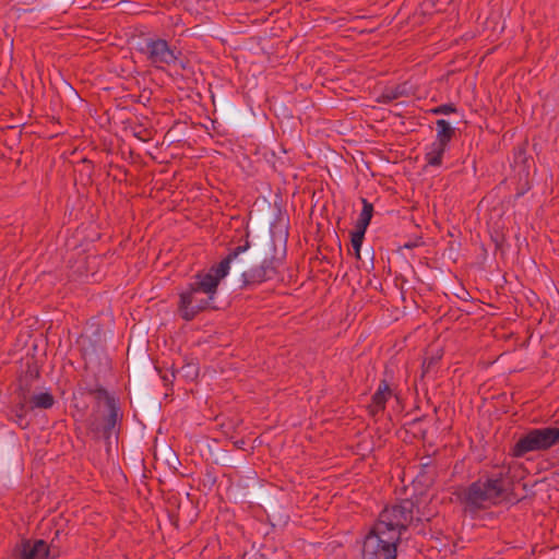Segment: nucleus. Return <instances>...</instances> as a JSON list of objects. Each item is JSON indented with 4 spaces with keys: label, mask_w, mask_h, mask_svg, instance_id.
I'll return each instance as SVG.
<instances>
[{
    "label": "nucleus",
    "mask_w": 559,
    "mask_h": 559,
    "mask_svg": "<svg viewBox=\"0 0 559 559\" xmlns=\"http://www.w3.org/2000/svg\"><path fill=\"white\" fill-rule=\"evenodd\" d=\"M249 247L247 240L245 245L238 246L217 265L212 266L207 272L198 273L195 281L179 292L178 313L183 320L190 321L201 311L211 307L219 282L229 273L231 261L240 253L246 252Z\"/></svg>",
    "instance_id": "f257e3e1"
},
{
    "label": "nucleus",
    "mask_w": 559,
    "mask_h": 559,
    "mask_svg": "<svg viewBox=\"0 0 559 559\" xmlns=\"http://www.w3.org/2000/svg\"><path fill=\"white\" fill-rule=\"evenodd\" d=\"M414 502L403 500L401 503L385 508L379 515L376 523L379 533H386L400 539L401 533L407 526L416 528V522L429 521L435 514V509L420 510L417 506L416 516L414 515Z\"/></svg>",
    "instance_id": "f03ea898"
},
{
    "label": "nucleus",
    "mask_w": 559,
    "mask_h": 559,
    "mask_svg": "<svg viewBox=\"0 0 559 559\" xmlns=\"http://www.w3.org/2000/svg\"><path fill=\"white\" fill-rule=\"evenodd\" d=\"M512 469V465H503L498 472L472 484L466 493L467 501L476 507H486L502 501L511 484Z\"/></svg>",
    "instance_id": "7ed1b4c3"
},
{
    "label": "nucleus",
    "mask_w": 559,
    "mask_h": 559,
    "mask_svg": "<svg viewBox=\"0 0 559 559\" xmlns=\"http://www.w3.org/2000/svg\"><path fill=\"white\" fill-rule=\"evenodd\" d=\"M139 50L157 69L175 66L181 55L175 46L158 37L146 38Z\"/></svg>",
    "instance_id": "20e7f679"
},
{
    "label": "nucleus",
    "mask_w": 559,
    "mask_h": 559,
    "mask_svg": "<svg viewBox=\"0 0 559 559\" xmlns=\"http://www.w3.org/2000/svg\"><path fill=\"white\" fill-rule=\"evenodd\" d=\"M399 539L386 533H379L374 524L362 543L364 559H395Z\"/></svg>",
    "instance_id": "39448f33"
},
{
    "label": "nucleus",
    "mask_w": 559,
    "mask_h": 559,
    "mask_svg": "<svg viewBox=\"0 0 559 559\" xmlns=\"http://www.w3.org/2000/svg\"><path fill=\"white\" fill-rule=\"evenodd\" d=\"M559 442V427L533 429L513 447V455L523 456L527 452L543 451Z\"/></svg>",
    "instance_id": "423d86ee"
},
{
    "label": "nucleus",
    "mask_w": 559,
    "mask_h": 559,
    "mask_svg": "<svg viewBox=\"0 0 559 559\" xmlns=\"http://www.w3.org/2000/svg\"><path fill=\"white\" fill-rule=\"evenodd\" d=\"M455 129L444 119L436 121V139L426 147L425 160L428 166L439 167L442 165V158L448 151L450 142L454 135Z\"/></svg>",
    "instance_id": "0eeeda50"
},
{
    "label": "nucleus",
    "mask_w": 559,
    "mask_h": 559,
    "mask_svg": "<svg viewBox=\"0 0 559 559\" xmlns=\"http://www.w3.org/2000/svg\"><path fill=\"white\" fill-rule=\"evenodd\" d=\"M280 264L278 259H264L260 265L242 273L245 284L255 285L273 280L277 275Z\"/></svg>",
    "instance_id": "6e6552de"
},
{
    "label": "nucleus",
    "mask_w": 559,
    "mask_h": 559,
    "mask_svg": "<svg viewBox=\"0 0 559 559\" xmlns=\"http://www.w3.org/2000/svg\"><path fill=\"white\" fill-rule=\"evenodd\" d=\"M20 559H45L49 555L47 544L41 540H25L20 546Z\"/></svg>",
    "instance_id": "1a4fd4ad"
},
{
    "label": "nucleus",
    "mask_w": 559,
    "mask_h": 559,
    "mask_svg": "<svg viewBox=\"0 0 559 559\" xmlns=\"http://www.w3.org/2000/svg\"><path fill=\"white\" fill-rule=\"evenodd\" d=\"M392 392L385 382H381L378 390L372 396L371 412L378 413L385 406L386 401L391 397Z\"/></svg>",
    "instance_id": "9d476101"
},
{
    "label": "nucleus",
    "mask_w": 559,
    "mask_h": 559,
    "mask_svg": "<svg viewBox=\"0 0 559 559\" xmlns=\"http://www.w3.org/2000/svg\"><path fill=\"white\" fill-rule=\"evenodd\" d=\"M373 206L366 199H362V210L359 214V217L356 222L355 228L360 230H367L368 225L370 224L372 217Z\"/></svg>",
    "instance_id": "9b49d317"
},
{
    "label": "nucleus",
    "mask_w": 559,
    "mask_h": 559,
    "mask_svg": "<svg viewBox=\"0 0 559 559\" xmlns=\"http://www.w3.org/2000/svg\"><path fill=\"white\" fill-rule=\"evenodd\" d=\"M32 403L38 408H49L53 404V397L47 392H41L32 397Z\"/></svg>",
    "instance_id": "f8f14e48"
},
{
    "label": "nucleus",
    "mask_w": 559,
    "mask_h": 559,
    "mask_svg": "<svg viewBox=\"0 0 559 559\" xmlns=\"http://www.w3.org/2000/svg\"><path fill=\"white\" fill-rule=\"evenodd\" d=\"M365 234H366L365 230H360L357 228H355L350 234L352 246H353V249L355 251V255L357 259L360 258V249H361V245H362V241L365 238Z\"/></svg>",
    "instance_id": "ddd939ff"
},
{
    "label": "nucleus",
    "mask_w": 559,
    "mask_h": 559,
    "mask_svg": "<svg viewBox=\"0 0 559 559\" xmlns=\"http://www.w3.org/2000/svg\"><path fill=\"white\" fill-rule=\"evenodd\" d=\"M177 373L185 379L194 380L199 374V368L193 362H187L177 370Z\"/></svg>",
    "instance_id": "4468645a"
},
{
    "label": "nucleus",
    "mask_w": 559,
    "mask_h": 559,
    "mask_svg": "<svg viewBox=\"0 0 559 559\" xmlns=\"http://www.w3.org/2000/svg\"><path fill=\"white\" fill-rule=\"evenodd\" d=\"M455 110L456 109L453 105L445 104L433 108L431 111L437 115H449L455 112Z\"/></svg>",
    "instance_id": "2eb2a0df"
},
{
    "label": "nucleus",
    "mask_w": 559,
    "mask_h": 559,
    "mask_svg": "<svg viewBox=\"0 0 559 559\" xmlns=\"http://www.w3.org/2000/svg\"><path fill=\"white\" fill-rule=\"evenodd\" d=\"M115 425L114 415L111 414L110 417L107 420V426L104 428V430H109Z\"/></svg>",
    "instance_id": "dca6fc26"
},
{
    "label": "nucleus",
    "mask_w": 559,
    "mask_h": 559,
    "mask_svg": "<svg viewBox=\"0 0 559 559\" xmlns=\"http://www.w3.org/2000/svg\"><path fill=\"white\" fill-rule=\"evenodd\" d=\"M90 426H91V428H92L93 430H95V431H100V427H98L97 425H95V423H93V421H92V423L90 424Z\"/></svg>",
    "instance_id": "f3484780"
}]
</instances>
